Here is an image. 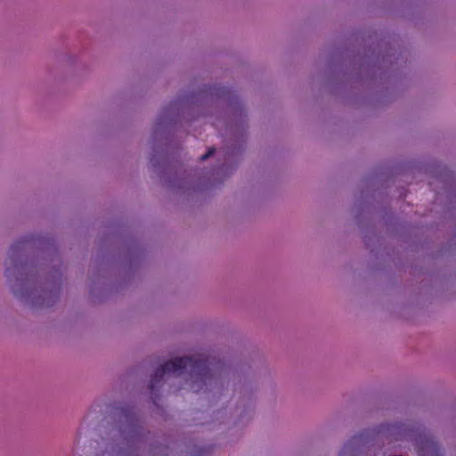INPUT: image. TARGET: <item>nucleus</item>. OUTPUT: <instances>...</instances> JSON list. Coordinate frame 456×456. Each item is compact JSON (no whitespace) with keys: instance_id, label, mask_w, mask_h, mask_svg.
Listing matches in <instances>:
<instances>
[{"instance_id":"obj_1","label":"nucleus","mask_w":456,"mask_h":456,"mask_svg":"<svg viewBox=\"0 0 456 456\" xmlns=\"http://www.w3.org/2000/svg\"><path fill=\"white\" fill-rule=\"evenodd\" d=\"M212 363L205 357H176L173 360L166 362L164 364L159 366L152 375L150 380L149 388L151 394H154V390L159 387L162 382L164 376L173 374L180 376L184 371L189 372V375L192 380V389L195 392H200L203 386H206L208 381L213 378L212 369L210 365Z\"/></svg>"},{"instance_id":"obj_2","label":"nucleus","mask_w":456,"mask_h":456,"mask_svg":"<svg viewBox=\"0 0 456 456\" xmlns=\"http://www.w3.org/2000/svg\"><path fill=\"white\" fill-rule=\"evenodd\" d=\"M127 419V428L121 431V434L124 437V440L126 441V444L134 443L137 441L138 436V425L135 422V419L133 416L126 415Z\"/></svg>"},{"instance_id":"obj_3","label":"nucleus","mask_w":456,"mask_h":456,"mask_svg":"<svg viewBox=\"0 0 456 456\" xmlns=\"http://www.w3.org/2000/svg\"><path fill=\"white\" fill-rule=\"evenodd\" d=\"M429 456H443L438 444L429 436Z\"/></svg>"},{"instance_id":"obj_4","label":"nucleus","mask_w":456,"mask_h":456,"mask_svg":"<svg viewBox=\"0 0 456 456\" xmlns=\"http://www.w3.org/2000/svg\"><path fill=\"white\" fill-rule=\"evenodd\" d=\"M27 242L25 241H17L13 245L11 246L9 249V256L12 258V260H14L16 257V255L19 253V251L21 249V247Z\"/></svg>"},{"instance_id":"obj_5","label":"nucleus","mask_w":456,"mask_h":456,"mask_svg":"<svg viewBox=\"0 0 456 456\" xmlns=\"http://www.w3.org/2000/svg\"><path fill=\"white\" fill-rule=\"evenodd\" d=\"M215 151H216V149H215L214 147L209 148V149L208 150V152H207V153H205V154H203L202 156H200V159L201 161L206 160L207 159H208L209 157H211V156L214 154V152H215Z\"/></svg>"},{"instance_id":"obj_6","label":"nucleus","mask_w":456,"mask_h":456,"mask_svg":"<svg viewBox=\"0 0 456 456\" xmlns=\"http://www.w3.org/2000/svg\"><path fill=\"white\" fill-rule=\"evenodd\" d=\"M351 443L352 441H349L347 444L344 445L338 456H346L347 454Z\"/></svg>"},{"instance_id":"obj_7","label":"nucleus","mask_w":456,"mask_h":456,"mask_svg":"<svg viewBox=\"0 0 456 456\" xmlns=\"http://www.w3.org/2000/svg\"><path fill=\"white\" fill-rule=\"evenodd\" d=\"M428 174H429V178L430 177H434L435 176V170H434V167L433 166L429 163V171H428Z\"/></svg>"},{"instance_id":"obj_8","label":"nucleus","mask_w":456,"mask_h":456,"mask_svg":"<svg viewBox=\"0 0 456 456\" xmlns=\"http://www.w3.org/2000/svg\"><path fill=\"white\" fill-rule=\"evenodd\" d=\"M9 272H10V269H9V268H7V269H6V275H7V276L9 275V274H8V273H9Z\"/></svg>"}]
</instances>
